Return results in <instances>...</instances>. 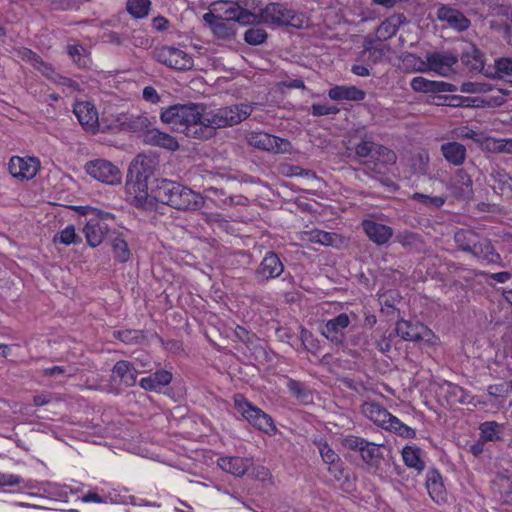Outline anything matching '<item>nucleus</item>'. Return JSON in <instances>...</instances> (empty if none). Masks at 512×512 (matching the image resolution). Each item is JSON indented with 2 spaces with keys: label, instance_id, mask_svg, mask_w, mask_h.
<instances>
[{
  "label": "nucleus",
  "instance_id": "nucleus-1",
  "mask_svg": "<svg viewBox=\"0 0 512 512\" xmlns=\"http://www.w3.org/2000/svg\"><path fill=\"white\" fill-rule=\"evenodd\" d=\"M253 111L249 104H237L206 111L203 104L187 103L169 106L160 119L178 133L195 139H209L214 131L239 124Z\"/></svg>",
  "mask_w": 512,
  "mask_h": 512
},
{
  "label": "nucleus",
  "instance_id": "nucleus-2",
  "mask_svg": "<svg viewBox=\"0 0 512 512\" xmlns=\"http://www.w3.org/2000/svg\"><path fill=\"white\" fill-rule=\"evenodd\" d=\"M158 167V160L151 155L138 154L131 161L126 181L127 192L132 196L131 203L144 210H153V199L148 193L149 180Z\"/></svg>",
  "mask_w": 512,
  "mask_h": 512
},
{
  "label": "nucleus",
  "instance_id": "nucleus-3",
  "mask_svg": "<svg viewBox=\"0 0 512 512\" xmlns=\"http://www.w3.org/2000/svg\"><path fill=\"white\" fill-rule=\"evenodd\" d=\"M155 185L151 187L153 204L155 201L168 205L176 210H199L205 200L201 194L193 191L188 186L168 179H155Z\"/></svg>",
  "mask_w": 512,
  "mask_h": 512
},
{
  "label": "nucleus",
  "instance_id": "nucleus-4",
  "mask_svg": "<svg viewBox=\"0 0 512 512\" xmlns=\"http://www.w3.org/2000/svg\"><path fill=\"white\" fill-rule=\"evenodd\" d=\"M355 155L360 159H365L362 163L366 167L367 175H371L385 186L393 184L392 180L385 176L384 171L387 166L396 163L397 155L393 150L372 141L363 140L356 145Z\"/></svg>",
  "mask_w": 512,
  "mask_h": 512
},
{
  "label": "nucleus",
  "instance_id": "nucleus-5",
  "mask_svg": "<svg viewBox=\"0 0 512 512\" xmlns=\"http://www.w3.org/2000/svg\"><path fill=\"white\" fill-rule=\"evenodd\" d=\"M361 411L365 417L373 421L376 425L395 434L412 439L416 431L402 423L396 416L389 413L383 406L373 401H366L361 406Z\"/></svg>",
  "mask_w": 512,
  "mask_h": 512
},
{
  "label": "nucleus",
  "instance_id": "nucleus-6",
  "mask_svg": "<svg viewBox=\"0 0 512 512\" xmlns=\"http://www.w3.org/2000/svg\"><path fill=\"white\" fill-rule=\"evenodd\" d=\"M233 400L236 410L255 428L265 433L276 430L271 416L254 406L242 394L234 395Z\"/></svg>",
  "mask_w": 512,
  "mask_h": 512
},
{
  "label": "nucleus",
  "instance_id": "nucleus-7",
  "mask_svg": "<svg viewBox=\"0 0 512 512\" xmlns=\"http://www.w3.org/2000/svg\"><path fill=\"white\" fill-rule=\"evenodd\" d=\"M152 57L157 62L176 70H190L194 66L193 59L188 53L172 46L156 47L152 51Z\"/></svg>",
  "mask_w": 512,
  "mask_h": 512
},
{
  "label": "nucleus",
  "instance_id": "nucleus-8",
  "mask_svg": "<svg viewBox=\"0 0 512 512\" xmlns=\"http://www.w3.org/2000/svg\"><path fill=\"white\" fill-rule=\"evenodd\" d=\"M427 69L442 77L455 73L454 66L458 63V55L451 51L430 52L426 56Z\"/></svg>",
  "mask_w": 512,
  "mask_h": 512
},
{
  "label": "nucleus",
  "instance_id": "nucleus-9",
  "mask_svg": "<svg viewBox=\"0 0 512 512\" xmlns=\"http://www.w3.org/2000/svg\"><path fill=\"white\" fill-rule=\"evenodd\" d=\"M249 145L273 153H286L291 150V143L266 132H251L247 136Z\"/></svg>",
  "mask_w": 512,
  "mask_h": 512
},
{
  "label": "nucleus",
  "instance_id": "nucleus-10",
  "mask_svg": "<svg viewBox=\"0 0 512 512\" xmlns=\"http://www.w3.org/2000/svg\"><path fill=\"white\" fill-rule=\"evenodd\" d=\"M88 175L109 185L121 182V172L114 164L107 160L97 159L89 161L85 165Z\"/></svg>",
  "mask_w": 512,
  "mask_h": 512
},
{
  "label": "nucleus",
  "instance_id": "nucleus-11",
  "mask_svg": "<svg viewBox=\"0 0 512 512\" xmlns=\"http://www.w3.org/2000/svg\"><path fill=\"white\" fill-rule=\"evenodd\" d=\"M284 272V264L278 254L269 251L265 254L255 270V278L258 283L265 284L278 278Z\"/></svg>",
  "mask_w": 512,
  "mask_h": 512
},
{
  "label": "nucleus",
  "instance_id": "nucleus-12",
  "mask_svg": "<svg viewBox=\"0 0 512 512\" xmlns=\"http://www.w3.org/2000/svg\"><path fill=\"white\" fill-rule=\"evenodd\" d=\"M295 17V11L282 3H269L261 9L259 23L290 25Z\"/></svg>",
  "mask_w": 512,
  "mask_h": 512
},
{
  "label": "nucleus",
  "instance_id": "nucleus-13",
  "mask_svg": "<svg viewBox=\"0 0 512 512\" xmlns=\"http://www.w3.org/2000/svg\"><path fill=\"white\" fill-rule=\"evenodd\" d=\"M73 112L82 127L86 131L93 133L99 131L100 125H103L105 121L102 118L99 119L95 106L87 101L77 102L74 106Z\"/></svg>",
  "mask_w": 512,
  "mask_h": 512
},
{
  "label": "nucleus",
  "instance_id": "nucleus-14",
  "mask_svg": "<svg viewBox=\"0 0 512 512\" xmlns=\"http://www.w3.org/2000/svg\"><path fill=\"white\" fill-rule=\"evenodd\" d=\"M8 168L13 177L27 181L36 176L40 168V161L35 157L14 156L10 159Z\"/></svg>",
  "mask_w": 512,
  "mask_h": 512
},
{
  "label": "nucleus",
  "instance_id": "nucleus-15",
  "mask_svg": "<svg viewBox=\"0 0 512 512\" xmlns=\"http://www.w3.org/2000/svg\"><path fill=\"white\" fill-rule=\"evenodd\" d=\"M395 333L405 341L418 342L432 336V331L420 322L399 320L395 326Z\"/></svg>",
  "mask_w": 512,
  "mask_h": 512
},
{
  "label": "nucleus",
  "instance_id": "nucleus-16",
  "mask_svg": "<svg viewBox=\"0 0 512 512\" xmlns=\"http://www.w3.org/2000/svg\"><path fill=\"white\" fill-rule=\"evenodd\" d=\"M350 324V318L346 313H341L335 318L328 320L320 329L321 334L335 344H342L344 341V329Z\"/></svg>",
  "mask_w": 512,
  "mask_h": 512
},
{
  "label": "nucleus",
  "instance_id": "nucleus-17",
  "mask_svg": "<svg viewBox=\"0 0 512 512\" xmlns=\"http://www.w3.org/2000/svg\"><path fill=\"white\" fill-rule=\"evenodd\" d=\"M437 19L446 22L450 28L459 32L467 30L471 24L470 20L462 12L447 5H441L438 8Z\"/></svg>",
  "mask_w": 512,
  "mask_h": 512
},
{
  "label": "nucleus",
  "instance_id": "nucleus-18",
  "mask_svg": "<svg viewBox=\"0 0 512 512\" xmlns=\"http://www.w3.org/2000/svg\"><path fill=\"white\" fill-rule=\"evenodd\" d=\"M361 225L367 237L379 246L388 243L393 236V229L391 227L374 220H363Z\"/></svg>",
  "mask_w": 512,
  "mask_h": 512
},
{
  "label": "nucleus",
  "instance_id": "nucleus-19",
  "mask_svg": "<svg viewBox=\"0 0 512 512\" xmlns=\"http://www.w3.org/2000/svg\"><path fill=\"white\" fill-rule=\"evenodd\" d=\"M253 461L250 458L238 456H225L217 460V465L225 472L237 477H242L252 466Z\"/></svg>",
  "mask_w": 512,
  "mask_h": 512
},
{
  "label": "nucleus",
  "instance_id": "nucleus-20",
  "mask_svg": "<svg viewBox=\"0 0 512 512\" xmlns=\"http://www.w3.org/2000/svg\"><path fill=\"white\" fill-rule=\"evenodd\" d=\"M138 371L135 366L125 360H121L115 363L112 369V379L119 382V384L125 385L126 387H132L136 384Z\"/></svg>",
  "mask_w": 512,
  "mask_h": 512
},
{
  "label": "nucleus",
  "instance_id": "nucleus-21",
  "mask_svg": "<svg viewBox=\"0 0 512 512\" xmlns=\"http://www.w3.org/2000/svg\"><path fill=\"white\" fill-rule=\"evenodd\" d=\"M451 189L457 198L469 199L473 195V182L464 169H458L451 179Z\"/></svg>",
  "mask_w": 512,
  "mask_h": 512
},
{
  "label": "nucleus",
  "instance_id": "nucleus-22",
  "mask_svg": "<svg viewBox=\"0 0 512 512\" xmlns=\"http://www.w3.org/2000/svg\"><path fill=\"white\" fill-rule=\"evenodd\" d=\"M108 225L100 219H90L83 228L87 243L91 247L99 246L108 233Z\"/></svg>",
  "mask_w": 512,
  "mask_h": 512
},
{
  "label": "nucleus",
  "instance_id": "nucleus-23",
  "mask_svg": "<svg viewBox=\"0 0 512 512\" xmlns=\"http://www.w3.org/2000/svg\"><path fill=\"white\" fill-rule=\"evenodd\" d=\"M474 257L491 264H502V258L499 253L496 252L491 241L487 238L479 237L478 242L475 244L470 253Z\"/></svg>",
  "mask_w": 512,
  "mask_h": 512
},
{
  "label": "nucleus",
  "instance_id": "nucleus-24",
  "mask_svg": "<svg viewBox=\"0 0 512 512\" xmlns=\"http://www.w3.org/2000/svg\"><path fill=\"white\" fill-rule=\"evenodd\" d=\"M143 141L146 144L158 146L170 151H175L179 148V143L173 136L156 128L147 130Z\"/></svg>",
  "mask_w": 512,
  "mask_h": 512
},
{
  "label": "nucleus",
  "instance_id": "nucleus-25",
  "mask_svg": "<svg viewBox=\"0 0 512 512\" xmlns=\"http://www.w3.org/2000/svg\"><path fill=\"white\" fill-rule=\"evenodd\" d=\"M426 488L434 502L440 504L446 501V489L442 482V476L437 470L432 469L427 472Z\"/></svg>",
  "mask_w": 512,
  "mask_h": 512
},
{
  "label": "nucleus",
  "instance_id": "nucleus-26",
  "mask_svg": "<svg viewBox=\"0 0 512 512\" xmlns=\"http://www.w3.org/2000/svg\"><path fill=\"white\" fill-rule=\"evenodd\" d=\"M318 449L322 460L329 465V471L337 480L343 476L342 462L339 455L328 445L327 442H319Z\"/></svg>",
  "mask_w": 512,
  "mask_h": 512
},
{
  "label": "nucleus",
  "instance_id": "nucleus-27",
  "mask_svg": "<svg viewBox=\"0 0 512 512\" xmlns=\"http://www.w3.org/2000/svg\"><path fill=\"white\" fill-rule=\"evenodd\" d=\"M406 17L403 14H396L385 19L376 29V38L379 41H386L396 35L399 27L405 23Z\"/></svg>",
  "mask_w": 512,
  "mask_h": 512
},
{
  "label": "nucleus",
  "instance_id": "nucleus-28",
  "mask_svg": "<svg viewBox=\"0 0 512 512\" xmlns=\"http://www.w3.org/2000/svg\"><path fill=\"white\" fill-rule=\"evenodd\" d=\"M238 9L241 11L240 23H259L260 12L263 8L257 0H237Z\"/></svg>",
  "mask_w": 512,
  "mask_h": 512
},
{
  "label": "nucleus",
  "instance_id": "nucleus-29",
  "mask_svg": "<svg viewBox=\"0 0 512 512\" xmlns=\"http://www.w3.org/2000/svg\"><path fill=\"white\" fill-rule=\"evenodd\" d=\"M441 153L452 165L460 166L466 159V147L459 142H447L441 145Z\"/></svg>",
  "mask_w": 512,
  "mask_h": 512
},
{
  "label": "nucleus",
  "instance_id": "nucleus-30",
  "mask_svg": "<svg viewBox=\"0 0 512 512\" xmlns=\"http://www.w3.org/2000/svg\"><path fill=\"white\" fill-rule=\"evenodd\" d=\"M365 95L363 90L355 86H335L328 91L330 99L335 101H361L365 98Z\"/></svg>",
  "mask_w": 512,
  "mask_h": 512
},
{
  "label": "nucleus",
  "instance_id": "nucleus-31",
  "mask_svg": "<svg viewBox=\"0 0 512 512\" xmlns=\"http://www.w3.org/2000/svg\"><path fill=\"white\" fill-rule=\"evenodd\" d=\"M491 483L494 494L503 501L512 493V471L505 470L497 473Z\"/></svg>",
  "mask_w": 512,
  "mask_h": 512
},
{
  "label": "nucleus",
  "instance_id": "nucleus-32",
  "mask_svg": "<svg viewBox=\"0 0 512 512\" xmlns=\"http://www.w3.org/2000/svg\"><path fill=\"white\" fill-rule=\"evenodd\" d=\"M172 380V374L166 370H158L152 375L142 378L140 386L145 390L154 391L168 385Z\"/></svg>",
  "mask_w": 512,
  "mask_h": 512
},
{
  "label": "nucleus",
  "instance_id": "nucleus-33",
  "mask_svg": "<svg viewBox=\"0 0 512 512\" xmlns=\"http://www.w3.org/2000/svg\"><path fill=\"white\" fill-rule=\"evenodd\" d=\"M213 10L220 15L222 20L236 21L240 23L241 11L236 1H219L213 4Z\"/></svg>",
  "mask_w": 512,
  "mask_h": 512
},
{
  "label": "nucleus",
  "instance_id": "nucleus-34",
  "mask_svg": "<svg viewBox=\"0 0 512 512\" xmlns=\"http://www.w3.org/2000/svg\"><path fill=\"white\" fill-rule=\"evenodd\" d=\"M479 237L480 236L473 230L460 229L455 233L454 240L459 249L471 253Z\"/></svg>",
  "mask_w": 512,
  "mask_h": 512
},
{
  "label": "nucleus",
  "instance_id": "nucleus-35",
  "mask_svg": "<svg viewBox=\"0 0 512 512\" xmlns=\"http://www.w3.org/2000/svg\"><path fill=\"white\" fill-rule=\"evenodd\" d=\"M422 450L418 447L405 446L402 450V458L405 465L421 472L425 468V462L421 458Z\"/></svg>",
  "mask_w": 512,
  "mask_h": 512
},
{
  "label": "nucleus",
  "instance_id": "nucleus-36",
  "mask_svg": "<svg viewBox=\"0 0 512 512\" xmlns=\"http://www.w3.org/2000/svg\"><path fill=\"white\" fill-rule=\"evenodd\" d=\"M445 397L451 405L468 404L472 399V396L466 390L452 383L446 385Z\"/></svg>",
  "mask_w": 512,
  "mask_h": 512
},
{
  "label": "nucleus",
  "instance_id": "nucleus-37",
  "mask_svg": "<svg viewBox=\"0 0 512 512\" xmlns=\"http://www.w3.org/2000/svg\"><path fill=\"white\" fill-rule=\"evenodd\" d=\"M126 117L127 119L124 126L125 132H141L145 135L146 131L149 130L150 121L146 116L126 113Z\"/></svg>",
  "mask_w": 512,
  "mask_h": 512
},
{
  "label": "nucleus",
  "instance_id": "nucleus-38",
  "mask_svg": "<svg viewBox=\"0 0 512 512\" xmlns=\"http://www.w3.org/2000/svg\"><path fill=\"white\" fill-rule=\"evenodd\" d=\"M396 242L404 248H410L421 251L424 247V241L420 234L411 231H402L396 235Z\"/></svg>",
  "mask_w": 512,
  "mask_h": 512
},
{
  "label": "nucleus",
  "instance_id": "nucleus-39",
  "mask_svg": "<svg viewBox=\"0 0 512 512\" xmlns=\"http://www.w3.org/2000/svg\"><path fill=\"white\" fill-rule=\"evenodd\" d=\"M479 430L483 442H494L501 438L502 425L495 421H486L480 425Z\"/></svg>",
  "mask_w": 512,
  "mask_h": 512
},
{
  "label": "nucleus",
  "instance_id": "nucleus-40",
  "mask_svg": "<svg viewBox=\"0 0 512 512\" xmlns=\"http://www.w3.org/2000/svg\"><path fill=\"white\" fill-rule=\"evenodd\" d=\"M362 460L368 465H378L383 458L381 446L367 441L360 451Z\"/></svg>",
  "mask_w": 512,
  "mask_h": 512
},
{
  "label": "nucleus",
  "instance_id": "nucleus-41",
  "mask_svg": "<svg viewBox=\"0 0 512 512\" xmlns=\"http://www.w3.org/2000/svg\"><path fill=\"white\" fill-rule=\"evenodd\" d=\"M102 119H104L103 125H100L99 131H111V132H119L124 131V126L126 123V113H120V114H110L108 116H103Z\"/></svg>",
  "mask_w": 512,
  "mask_h": 512
},
{
  "label": "nucleus",
  "instance_id": "nucleus-42",
  "mask_svg": "<svg viewBox=\"0 0 512 512\" xmlns=\"http://www.w3.org/2000/svg\"><path fill=\"white\" fill-rule=\"evenodd\" d=\"M495 71L492 77L512 84V57H504L495 61Z\"/></svg>",
  "mask_w": 512,
  "mask_h": 512
},
{
  "label": "nucleus",
  "instance_id": "nucleus-43",
  "mask_svg": "<svg viewBox=\"0 0 512 512\" xmlns=\"http://www.w3.org/2000/svg\"><path fill=\"white\" fill-rule=\"evenodd\" d=\"M462 63L474 72H480L483 69L482 55L478 49L471 47L470 50L461 55Z\"/></svg>",
  "mask_w": 512,
  "mask_h": 512
},
{
  "label": "nucleus",
  "instance_id": "nucleus-44",
  "mask_svg": "<svg viewBox=\"0 0 512 512\" xmlns=\"http://www.w3.org/2000/svg\"><path fill=\"white\" fill-rule=\"evenodd\" d=\"M150 0H128L126 4L127 11L134 18H145L150 10Z\"/></svg>",
  "mask_w": 512,
  "mask_h": 512
},
{
  "label": "nucleus",
  "instance_id": "nucleus-45",
  "mask_svg": "<svg viewBox=\"0 0 512 512\" xmlns=\"http://www.w3.org/2000/svg\"><path fill=\"white\" fill-rule=\"evenodd\" d=\"M111 247L114 252V258L124 263L130 258V250L128 248L127 242L121 238L120 236H115L111 239Z\"/></svg>",
  "mask_w": 512,
  "mask_h": 512
},
{
  "label": "nucleus",
  "instance_id": "nucleus-46",
  "mask_svg": "<svg viewBox=\"0 0 512 512\" xmlns=\"http://www.w3.org/2000/svg\"><path fill=\"white\" fill-rule=\"evenodd\" d=\"M114 337L126 344H138L145 340L144 332L141 330H119L114 331Z\"/></svg>",
  "mask_w": 512,
  "mask_h": 512
},
{
  "label": "nucleus",
  "instance_id": "nucleus-47",
  "mask_svg": "<svg viewBox=\"0 0 512 512\" xmlns=\"http://www.w3.org/2000/svg\"><path fill=\"white\" fill-rule=\"evenodd\" d=\"M54 242H60L65 245L70 244H79L81 243V237L76 233L75 227L73 225H68L63 230L58 232L54 236Z\"/></svg>",
  "mask_w": 512,
  "mask_h": 512
},
{
  "label": "nucleus",
  "instance_id": "nucleus-48",
  "mask_svg": "<svg viewBox=\"0 0 512 512\" xmlns=\"http://www.w3.org/2000/svg\"><path fill=\"white\" fill-rule=\"evenodd\" d=\"M411 198L430 209H439L446 202L445 196H430L418 192L414 193Z\"/></svg>",
  "mask_w": 512,
  "mask_h": 512
},
{
  "label": "nucleus",
  "instance_id": "nucleus-49",
  "mask_svg": "<svg viewBox=\"0 0 512 512\" xmlns=\"http://www.w3.org/2000/svg\"><path fill=\"white\" fill-rule=\"evenodd\" d=\"M486 146L494 153H512V139H496L489 137L486 139Z\"/></svg>",
  "mask_w": 512,
  "mask_h": 512
},
{
  "label": "nucleus",
  "instance_id": "nucleus-50",
  "mask_svg": "<svg viewBox=\"0 0 512 512\" xmlns=\"http://www.w3.org/2000/svg\"><path fill=\"white\" fill-rule=\"evenodd\" d=\"M306 236L308 241L326 246L332 245L336 238L335 233L325 232L317 229L306 232Z\"/></svg>",
  "mask_w": 512,
  "mask_h": 512
},
{
  "label": "nucleus",
  "instance_id": "nucleus-51",
  "mask_svg": "<svg viewBox=\"0 0 512 512\" xmlns=\"http://www.w3.org/2000/svg\"><path fill=\"white\" fill-rule=\"evenodd\" d=\"M267 39V32L260 27H251L244 33V40L249 45H260Z\"/></svg>",
  "mask_w": 512,
  "mask_h": 512
},
{
  "label": "nucleus",
  "instance_id": "nucleus-52",
  "mask_svg": "<svg viewBox=\"0 0 512 512\" xmlns=\"http://www.w3.org/2000/svg\"><path fill=\"white\" fill-rule=\"evenodd\" d=\"M28 54L30 55V59L33 60V64L36 69L53 82V77L59 73H57L50 65L44 63L37 54L32 51H28Z\"/></svg>",
  "mask_w": 512,
  "mask_h": 512
},
{
  "label": "nucleus",
  "instance_id": "nucleus-53",
  "mask_svg": "<svg viewBox=\"0 0 512 512\" xmlns=\"http://www.w3.org/2000/svg\"><path fill=\"white\" fill-rule=\"evenodd\" d=\"M213 33L222 39H229L234 36V25L225 20L218 21L212 29Z\"/></svg>",
  "mask_w": 512,
  "mask_h": 512
},
{
  "label": "nucleus",
  "instance_id": "nucleus-54",
  "mask_svg": "<svg viewBox=\"0 0 512 512\" xmlns=\"http://www.w3.org/2000/svg\"><path fill=\"white\" fill-rule=\"evenodd\" d=\"M372 347L382 353H386L391 349V340L385 336H382L379 339L372 336L371 339L366 342V350L371 351Z\"/></svg>",
  "mask_w": 512,
  "mask_h": 512
},
{
  "label": "nucleus",
  "instance_id": "nucleus-55",
  "mask_svg": "<svg viewBox=\"0 0 512 512\" xmlns=\"http://www.w3.org/2000/svg\"><path fill=\"white\" fill-rule=\"evenodd\" d=\"M366 442V439L355 435H348L341 440L343 447L349 450L358 451L359 453L363 449Z\"/></svg>",
  "mask_w": 512,
  "mask_h": 512
},
{
  "label": "nucleus",
  "instance_id": "nucleus-56",
  "mask_svg": "<svg viewBox=\"0 0 512 512\" xmlns=\"http://www.w3.org/2000/svg\"><path fill=\"white\" fill-rule=\"evenodd\" d=\"M433 85V80H428L422 76L415 77L411 81V87L416 92L432 93Z\"/></svg>",
  "mask_w": 512,
  "mask_h": 512
},
{
  "label": "nucleus",
  "instance_id": "nucleus-57",
  "mask_svg": "<svg viewBox=\"0 0 512 512\" xmlns=\"http://www.w3.org/2000/svg\"><path fill=\"white\" fill-rule=\"evenodd\" d=\"M491 90V86L485 83L464 82L460 91L463 93H483Z\"/></svg>",
  "mask_w": 512,
  "mask_h": 512
},
{
  "label": "nucleus",
  "instance_id": "nucleus-58",
  "mask_svg": "<svg viewBox=\"0 0 512 512\" xmlns=\"http://www.w3.org/2000/svg\"><path fill=\"white\" fill-rule=\"evenodd\" d=\"M287 387L290 393L298 399H304L307 397V390L304 388V385L294 379H289L287 383Z\"/></svg>",
  "mask_w": 512,
  "mask_h": 512
},
{
  "label": "nucleus",
  "instance_id": "nucleus-59",
  "mask_svg": "<svg viewBox=\"0 0 512 512\" xmlns=\"http://www.w3.org/2000/svg\"><path fill=\"white\" fill-rule=\"evenodd\" d=\"M311 108L313 116H325L337 114L339 112V109L336 106H328L325 104H313Z\"/></svg>",
  "mask_w": 512,
  "mask_h": 512
},
{
  "label": "nucleus",
  "instance_id": "nucleus-60",
  "mask_svg": "<svg viewBox=\"0 0 512 512\" xmlns=\"http://www.w3.org/2000/svg\"><path fill=\"white\" fill-rule=\"evenodd\" d=\"M66 373H67L68 377H72L75 375L76 369H73V368L67 369L63 366H53V367L46 368L43 370L44 376H59V375H63Z\"/></svg>",
  "mask_w": 512,
  "mask_h": 512
},
{
  "label": "nucleus",
  "instance_id": "nucleus-61",
  "mask_svg": "<svg viewBox=\"0 0 512 512\" xmlns=\"http://www.w3.org/2000/svg\"><path fill=\"white\" fill-rule=\"evenodd\" d=\"M437 100H443L445 102L444 104L452 107L469 106V99L460 96H437Z\"/></svg>",
  "mask_w": 512,
  "mask_h": 512
},
{
  "label": "nucleus",
  "instance_id": "nucleus-62",
  "mask_svg": "<svg viewBox=\"0 0 512 512\" xmlns=\"http://www.w3.org/2000/svg\"><path fill=\"white\" fill-rule=\"evenodd\" d=\"M102 39L104 42L106 43H109V44H113V45H116V46H120L124 43L125 41V37L124 35L118 33V32H115V31H108V32H105L102 36Z\"/></svg>",
  "mask_w": 512,
  "mask_h": 512
},
{
  "label": "nucleus",
  "instance_id": "nucleus-63",
  "mask_svg": "<svg viewBox=\"0 0 512 512\" xmlns=\"http://www.w3.org/2000/svg\"><path fill=\"white\" fill-rule=\"evenodd\" d=\"M109 499V496H101L95 491H89L88 493L82 496V501L85 503H108Z\"/></svg>",
  "mask_w": 512,
  "mask_h": 512
},
{
  "label": "nucleus",
  "instance_id": "nucleus-64",
  "mask_svg": "<svg viewBox=\"0 0 512 512\" xmlns=\"http://www.w3.org/2000/svg\"><path fill=\"white\" fill-rule=\"evenodd\" d=\"M53 83L59 86L70 88L72 90H76L78 88V84L74 80L60 74L53 77Z\"/></svg>",
  "mask_w": 512,
  "mask_h": 512
}]
</instances>
